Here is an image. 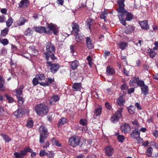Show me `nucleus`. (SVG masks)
I'll return each instance as SVG.
<instances>
[{
    "label": "nucleus",
    "mask_w": 158,
    "mask_h": 158,
    "mask_svg": "<svg viewBox=\"0 0 158 158\" xmlns=\"http://www.w3.org/2000/svg\"><path fill=\"white\" fill-rule=\"evenodd\" d=\"M33 29L36 32L40 34H52L53 32L54 35H57L58 33V28L52 23L49 24L46 28L44 27H34Z\"/></svg>",
    "instance_id": "nucleus-1"
},
{
    "label": "nucleus",
    "mask_w": 158,
    "mask_h": 158,
    "mask_svg": "<svg viewBox=\"0 0 158 158\" xmlns=\"http://www.w3.org/2000/svg\"><path fill=\"white\" fill-rule=\"evenodd\" d=\"M46 51L45 54L46 56L45 58L47 61L48 60L49 57H50L52 60L56 59V58L54 56L55 48L51 42H49L47 43Z\"/></svg>",
    "instance_id": "nucleus-2"
},
{
    "label": "nucleus",
    "mask_w": 158,
    "mask_h": 158,
    "mask_svg": "<svg viewBox=\"0 0 158 158\" xmlns=\"http://www.w3.org/2000/svg\"><path fill=\"white\" fill-rule=\"evenodd\" d=\"M118 12L121 13L120 15L118 16L120 23L124 26L127 24L126 21H130L133 18V14L130 12H128L125 9L122 10L121 12Z\"/></svg>",
    "instance_id": "nucleus-3"
},
{
    "label": "nucleus",
    "mask_w": 158,
    "mask_h": 158,
    "mask_svg": "<svg viewBox=\"0 0 158 158\" xmlns=\"http://www.w3.org/2000/svg\"><path fill=\"white\" fill-rule=\"evenodd\" d=\"M35 109L38 115L43 116L48 114L49 108L48 106L41 103L35 105Z\"/></svg>",
    "instance_id": "nucleus-4"
},
{
    "label": "nucleus",
    "mask_w": 158,
    "mask_h": 158,
    "mask_svg": "<svg viewBox=\"0 0 158 158\" xmlns=\"http://www.w3.org/2000/svg\"><path fill=\"white\" fill-rule=\"evenodd\" d=\"M81 139L79 136L76 135H73L71 136L69 139V145L73 147H75L79 145ZM83 142L81 145V147H82L84 144L85 143L86 139H82Z\"/></svg>",
    "instance_id": "nucleus-5"
},
{
    "label": "nucleus",
    "mask_w": 158,
    "mask_h": 158,
    "mask_svg": "<svg viewBox=\"0 0 158 158\" xmlns=\"http://www.w3.org/2000/svg\"><path fill=\"white\" fill-rule=\"evenodd\" d=\"M40 134V142L42 143L47 138L48 134L47 129L44 126H41L39 129Z\"/></svg>",
    "instance_id": "nucleus-6"
},
{
    "label": "nucleus",
    "mask_w": 158,
    "mask_h": 158,
    "mask_svg": "<svg viewBox=\"0 0 158 158\" xmlns=\"http://www.w3.org/2000/svg\"><path fill=\"white\" fill-rule=\"evenodd\" d=\"M46 63L47 67H50V71L53 74L56 73L58 71L60 67L59 64L56 63H52V62L47 61Z\"/></svg>",
    "instance_id": "nucleus-7"
},
{
    "label": "nucleus",
    "mask_w": 158,
    "mask_h": 158,
    "mask_svg": "<svg viewBox=\"0 0 158 158\" xmlns=\"http://www.w3.org/2000/svg\"><path fill=\"white\" fill-rule=\"evenodd\" d=\"M31 149L29 147H27L25 148L24 149L21 151L19 152H15L14 155L15 158H23L24 156H26L28 152H31Z\"/></svg>",
    "instance_id": "nucleus-8"
},
{
    "label": "nucleus",
    "mask_w": 158,
    "mask_h": 158,
    "mask_svg": "<svg viewBox=\"0 0 158 158\" xmlns=\"http://www.w3.org/2000/svg\"><path fill=\"white\" fill-rule=\"evenodd\" d=\"M122 110H118L110 118L111 122L114 123L118 121L119 118L122 116Z\"/></svg>",
    "instance_id": "nucleus-9"
},
{
    "label": "nucleus",
    "mask_w": 158,
    "mask_h": 158,
    "mask_svg": "<svg viewBox=\"0 0 158 158\" xmlns=\"http://www.w3.org/2000/svg\"><path fill=\"white\" fill-rule=\"evenodd\" d=\"M27 108L26 107L19 108L14 113V114L16 117L20 118L22 116L23 114L25 113V111L27 110Z\"/></svg>",
    "instance_id": "nucleus-10"
},
{
    "label": "nucleus",
    "mask_w": 158,
    "mask_h": 158,
    "mask_svg": "<svg viewBox=\"0 0 158 158\" xmlns=\"http://www.w3.org/2000/svg\"><path fill=\"white\" fill-rule=\"evenodd\" d=\"M131 126L129 124L124 123H123L120 129L122 132L125 133H129L131 131Z\"/></svg>",
    "instance_id": "nucleus-11"
},
{
    "label": "nucleus",
    "mask_w": 158,
    "mask_h": 158,
    "mask_svg": "<svg viewBox=\"0 0 158 158\" xmlns=\"http://www.w3.org/2000/svg\"><path fill=\"white\" fill-rule=\"evenodd\" d=\"M105 153L108 156H111L113 154L114 150L113 148L110 146H108L105 148Z\"/></svg>",
    "instance_id": "nucleus-12"
},
{
    "label": "nucleus",
    "mask_w": 158,
    "mask_h": 158,
    "mask_svg": "<svg viewBox=\"0 0 158 158\" xmlns=\"http://www.w3.org/2000/svg\"><path fill=\"white\" fill-rule=\"evenodd\" d=\"M47 79V82H40V85L44 86H48L54 81V79H52L51 77H48Z\"/></svg>",
    "instance_id": "nucleus-13"
},
{
    "label": "nucleus",
    "mask_w": 158,
    "mask_h": 158,
    "mask_svg": "<svg viewBox=\"0 0 158 158\" xmlns=\"http://www.w3.org/2000/svg\"><path fill=\"white\" fill-rule=\"evenodd\" d=\"M125 0H118L117 3L119 5L118 8L117 9L118 12H121L122 10L124 9L125 5L124 2Z\"/></svg>",
    "instance_id": "nucleus-14"
},
{
    "label": "nucleus",
    "mask_w": 158,
    "mask_h": 158,
    "mask_svg": "<svg viewBox=\"0 0 158 158\" xmlns=\"http://www.w3.org/2000/svg\"><path fill=\"white\" fill-rule=\"evenodd\" d=\"M29 2L28 0H21L19 3V6L20 7L26 8L28 6Z\"/></svg>",
    "instance_id": "nucleus-15"
},
{
    "label": "nucleus",
    "mask_w": 158,
    "mask_h": 158,
    "mask_svg": "<svg viewBox=\"0 0 158 158\" xmlns=\"http://www.w3.org/2000/svg\"><path fill=\"white\" fill-rule=\"evenodd\" d=\"M86 43L89 49H92L94 48V45L92 43V41L90 37H87L86 38Z\"/></svg>",
    "instance_id": "nucleus-16"
},
{
    "label": "nucleus",
    "mask_w": 158,
    "mask_h": 158,
    "mask_svg": "<svg viewBox=\"0 0 158 158\" xmlns=\"http://www.w3.org/2000/svg\"><path fill=\"white\" fill-rule=\"evenodd\" d=\"M72 24V32H74L76 35L78 34L79 30V25L75 23H73Z\"/></svg>",
    "instance_id": "nucleus-17"
},
{
    "label": "nucleus",
    "mask_w": 158,
    "mask_h": 158,
    "mask_svg": "<svg viewBox=\"0 0 158 158\" xmlns=\"http://www.w3.org/2000/svg\"><path fill=\"white\" fill-rule=\"evenodd\" d=\"M139 24L143 29L147 30L149 28V26L147 21H140L139 22Z\"/></svg>",
    "instance_id": "nucleus-18"
},
{
    "label": "nucleus",
    "mask_w": 158,
    "mask_h": 158,
    "mask_svg": "<svg viewBox=\"0 0 158 158\" xmlns=\"http://www.w3.org/2000/svg\"><path fill=\"white\" fill-rule=\"evenodd\" d=\"M115 73V70L110 66H107L106 69V73L108 76H112Z\"/></svg>",
    "instance_id": "nucleus-19"
},
{
    "label": "nucleus",
    "mask_w": 158,
    "mask_h": 158,
    "mask_svg": "<svg viewBox=\"0 0 158 158\" xmlns=\"http://www.w3.org/2000/svg\"><path fill=\"white\" fill-rule=\"evenodd\" d=\"M71 68L73 70H75L77 69L78 66H79V64L78 61L77 60H75L69 63Z\"/></svg>",
    "instance_id": "nucleus-20"
},
{
    "label": "nucleus",
    "mask_w": 158,
    "mask_h": 158,
    "mask_svg": "<svg viewBox=\"0 0 158 158\" xmlns=\"http://www.w3.org/2000/svg\"><path fill=\"white\" fill-rule=\"evenodd\" d=\"M60 99V98L58 95H53L51 98L49 104L50 105H54L55 104V102L58 101Z\"/></svg>",
    "instance_id": "nucleus-21"
},
{
    "label": "nucleus",
    "mask_w": 158,
    "mask_h": 158,
    "mask_svg": "<svg viewBox=\"0 0 158 158\" xmlns=\"http://www.w3.org/2000/svg\"><path fill=\"white\" fill-rule=\"evenodd\" d=\"M94 20L91 18L88 19L85 22L86 27L91 30V27L93 24Z\"/></svg>",
    "instance_id": "nucleus-22"
},
{
    "label": "nucleus",
    "mask_w": 158,
    "mask_h": 158,
    "mask_svg": "<svg viewBox=\"0 0 158 158\" xmlns=\"http://www.w3.org/2000/svg\"><path fill=\"white\" fill-rule=\"evenodd\" d=\"M140 132L136 130H132L130 136L132 138L135 139L136 138H137L138 136H139V135H140Z\"/></svg>",
    "instance_id": "nucleus-23"
},
{
    "label": "nucleus",
    "mask_w": 158,
    "mask_h": 158,
    "mask_svg": "<svg viewBox=\"0 0 158 158\" xmlns=\"http://www.w3.org/2000/svg\"><path fill=\"white\" fill-rule=\"evenodd\" d=\"M34 29L33 28H32L30 27L28 28L24 32V34L25 35L27 36H29L32 35L33 34L34 32Z\"/></svg>",
    "instance_id": "nucleus-24"
},
{
    "label": "nucleus",
    "mask_w": 158,
    "mask_h": 158,
    "mask_svg": "<svg viewBox=\"0 0 158 158\" xmlns=\"http://www.w3.org/2000/svg\"><path fill=\"white\" fill-rule=\"evenodd\" d=\"M102 110V107L101 106H99L98 108L96 109L94 111V117L98 116L100 115L101 114Z\"/></svg>",
    "instance_id": "nucleus-25"
},
{
    "label": "nucleus",
    "mask_w": 158,
    "mask_h": 158,
    "mask_svg": "<svg viewBox=\"0 0 158 158\" xmlns=\"http://www.w3.org/2000/svg\"><path fill=\"white\" fill-rule=\"evenodd\" d=\"M24 87L23 85H21L19 89L15 90V95L17 97H20V96L22 94V90L24 88Z\"/></svg>",
    "instance_id": "nucleus-26"
},
{
    "label": "nucleus",
    "mask_w": 158,
    "mask_h": 158,
    "mask_svg": "<svg viewBox=\"0 0 158 158\" xmlns=\"http://www.w3.org/2000/svg\"><path fill=\"white\" fill-rule=\"evenodd\" d=\"M117 104L120 106H123L125 102V100L123 96H120L117 101Z\"/></svg>",
    "instance_id": "nucleus-27"
},
{
    "label": "nucleus",
    "mask_w": 158,
    "mask_h": 158,
    "mask_svg": "<svg viewBox=\"0 0 158 158\" xmlns=\"http://www.w3.org/2000/svg\"><path fill=\"white\" fill-rule=\"evenodd\" d=\"M28 20L27 19H25L23 17H21L19 19L17 24L18 26H22L24 25L25 23L27 22Z\"/></svg>",
    "instance_id": "nucleus-28"
},
{
    "label": "nucleus",
    "mask_w": 158,
    "mask_h": 158,
    "mask_svg": "<svg viewBox=\"0 0 158 158\" xmlns=\"http://www.w3.org/2000/svg\"><path fill=\"white\" fill-rule=\"evenodd\" d=\"M142 93L143 94L145 95L148 94V86L145 85L141 87Z\"/></svg>",
    "instance_id": "nucleus-29"
},
{
    "label": "nucleus",
    "mask_w": 158,
    "mask_h": 158,
    "mask_svg": "<svg viewBox=\"0 0 158 158\" xmlns=\"http://www.w3.org/2000/svg\"><path fill=\"white\" fill-rule=\"evenodd\" d=\"M127 44L125 42H120L118 44L119 48L122 50L126 49L127 47Z\"/></svg>",
    "instance_id": "nucleus-30"
},
{
    "label": "nucleus",
    "mask_w": 158,
    "mask_h": 158,
    "mask_svg": "<svg viewBox=\"0 0 158 158\" xmlns=\"http://www.w3.org/2000/svg\"><path fill=\"white\" fill-rule=\"evenodd\" d=\"M115 135L117 136L119 142L121 143H123L125 139V137L122 135H120L118 132L116 133Z\"/></svg>",
    "instance_id": "nucleus-31"
},
{
    "label": "nucleus",
    "mask_w": 158,
    "mask_h": 158,
    "mask_svg": "<svg viewBox=\"0 0 158 158\" xmlns=\"http://www.w3.org/2000/svg\"><path fill=\"white\" fill-rule=\"evenodd\" d=\"M81 87V83H74L72 88L75 91H78L80 89Z\"/></svg>",
    "instance_id": "nucleus-32"
},
{
    "label": "nucleus",
    "mask_w": 158,
    "mask_h": 158,
    "mask_svg": "<svg viewBox=\"0 0 158 158\" xmlns=\"http://www.w3.org/2000/svg\"><path fill=\"white\" fill-rule=\"evenodd\" d=\"M154 50L153 49L150 48L148 50V53H149L150 56L152 58H153L156 54V52L154 51Z\"/></svg>",
    "instance_id": "nucleus-33"
},
{
    "label": "nucleus",
    "mask_w": 158,
    "mask_h": 158,
    "mask_svg": "<svg viewBox=\"0 0 158 158\" xmlns=\"http://www.w3.org/2000/svg\"><path fill=\"white\" fill-rule=\"evenodd\" d=\"M76 40L78 43H82L84 41V38L81 36L78 35V34L76 35Z\"/></svg>",
    "instance_id": "nucleus-34"
},
{
    "label": "nucleus",
    "mask_w": 158,
    "mask_h": 158,
    "mask_svg": "<svg viewBox=\"0 0 158 158\" xmlns=\"http://www.w3.org/2000/svg\"><path fill=\"white\" fill-rule=\"evenodd\" d=\"M13 21V19L11 17L9 18L8 20L6 22V25L8 27H9L11 26Z\"/></svg>",
    "instance_id": "nucleus-35"
},
{
    "label": "nucleus",
    "mask_w": 158,
    "mask_h": 158,
    "mask_svg": "<svg viewBox=\"0 0 158 158\" xmlns=\"http://www.w3.org/2000/svg\"><path fill=\"white\" fill-rule=\"evenodd\" d=\"M67 120L66 118H62L58 122V126L59 127L62 126L64 124L67 122Z\"/></svg>",
    "instance_id": "nucleus-36"
},
{
    "label": "nucleus",
    "mask_w": 158,
    "mask_h": 158,
    "mask_svg": "<svg viewBox=\"0 0 158 158\" xmlns=\"http://www.w3.org/2000/svg\"><path fill=\"white\" fill-rule=\"evenodd\" d=\"M9 31V29L6 27L1 31V36L5 37Z\"/></svg>",
    "instance_id": "nucleus-37"
},
{
    "label": "nucleus",
    "mask_w": 158,
    "mask_h": 158,
    "mask_svg": "<svg viewBox=\"0 0 158 158\" xmlns=\"http://www.w3.org/2000/svg\"><path fill=\"white\" fill-rule=\"evenodd\" d=\"M133 31V27L130 26H128L126 29L125 32L126 34H128L130 33Z\"/></svg>",
    "instance_id": "nucleus-38"
},
{
    "label": "nucleus",
    "mask_w": 158,
    "mask_h": 158,
    "mask_svg": "<svg viewBox=\"0 0 158 158\" xmlns=\"http://www.w3.org/2000/svg\"><path fill=\"white\" fill-rule=\"evenodd\" d=\"M36 77L40 81H43L45 80L46 77L43 74H37Z\"/></svg>",
    "instance_id": "nucleus-39"
},
{
    "label": "nucleus",
    "mask_w": 158,
    "mask_h": 158,
    "mask_svg": "<svg viewBox=\"0 0 158 158\" xmlns=\"http://www.w3.org/2000/svg\"><path fill=\"white\" fill-rule=\"evenodd\" d=\"M40 143H41V146L43 147V148H47L48 147L49 145V142L48 141L45 142H44V141L42 143L40 142Z\"/></svg>",
    "instance_id": "nucleus-40"
},
{
    "label": "nucleus",
    "mask_w": 158,
    "mask_h": 158,
    "mask_svg": "<svg viewBox=\"0 0 158 158\" xmlns=\"http://www.w3.org/2000/svg\"><path fill=\"white\" fill-rule=\"evenodd\" d=\"M1 136H2L6 142H9L11 141V139L7 135L5 134H2Z\"/></svg>",
    "instance_id": "nucleus-41"
},
{
    "label": "nucleus",
    "mask_w": 158,
    "mask_h": 158,
    "mask_svg": "<svg viewBox=\"0 0 158 158\" xmlns=\"http://www.w3.org/2000/svg\"><path fill=\"white\" fill-rule=\"evenodd\" d=\"M107 15V13L106 11L102 12L101 13V14L100 15V18L101 19H104V21L106 22V19Z\"/></svg>",
    "instance_id": "nucleus-42"
},
{
    "label": "nucleus",
    "mask_w": 158,
    "mask_h": 158,
    "mask_svg": "<svg viewBox=\"0 0 158 158\" xmlns=\"http://www.w3.org/2000/svg\"><path fill=\"white\" fill-rule=\"evenodd\" d=\"M5 83V80L2 76H0V89H2L3 87V85Z\"/></svg>",
    "instance_id": "nucleus-43"
},
{
    "label": "nucleus",
    "mask_w": 158,
    "mask_h": 158,
    "mask_svg": "<svg viewBox=\"0 0 158 158\" xmlns=\"http://www.w3.org/2000/svg\"><path fill=\"white\" fill-rule=\"evenodd\" d=\"M153 148L151 147L148 148L147 151V155L149 157L151 156L152 154Z\"/></svg>",
    "instance_id": "nucleus-44"
},
{
    "label": "nucleus",
    "mask_w": 158,
    "mask_h": 158,
    "mask_svg": "<svg viewBox=\"0 0 158 158\" xmlns=\"http://www.w3.org/2000/svg\"><path fill=\"white\" fill-rule=\"evenodd\" d=\"M33 121L32 120H30L27 122L26 126L29 128L32 127L33 126Z\"/></svg>",
    "instance_id": "nucleus-45"
},
{
    "label": "nucleus",
    "mask_w": 158,
    "mask_h": 158,
    "mask_svg": "<svg viewBox=\"0 0 158 158\" xmlns=\"http://www.w3.org/2000/svg\"><path fill=\"white\" fill-rule=\"evenodd\" d=\"M51 140L53 143L55 144L56 146L60 147L61 146V145L59 141L56 140L55 138H53Z\"/></svg>",
    "instance_id": "nucleus-46"
},
{
    "label": "nucleus",
    "mask_w": 158,
    "mask_h": 158,
    "mask_svg": "<svg viewBox=\"0 0 158 158\" xmlns=\"http://www.w3.org/2000/svg\"><path fill=\"white\" fill-rule=\"evenodd\" d=\"M1 42L4 46L7 45L9 43V40L6 38L1 40Z\"/></svg>",
    "instance_id": "nucleus-47"
},
{
    "label": "nucleus",
    "mask_w": 158,
    "mask_h": 158,
    "mask_svg": "<svg viewBox=\"0 0 158 158\" xmlns=\"http://www.w3.org/2000/svg\"><path fill=\"white\" fill-rule=\"evenodd\" d=\"M5 96L6 97L9 103H12L14 102V100L11 97L9 96L7 94H6Z\"/></svg>",
    "instance_id": "nucleus-48"
},
{
    "label": "nucleus",
    "mask_w": 158,
    "mask_h": 158,
    "mask_svg": "<svg viewBox=\"0 0 158 158\" xmlns=\"http://www.w3.org/2000/svg\"><path fill=\"white\" fill-rule=\"evenodd\" d=\"M137 84L138 86L141 87L145 85L143 81L140 80H139L137 82Z\"/></svg>",
    "instance_id": "nucleus-49"
},
{
    "label": "nucleus",
    "mask_w": 158,
    "mask_h": 158,
    "mask_svg": "<svg viewBox=\"0 0 158 158\" xmlns=\"http://www.w3.org/2000/svg\"><path fill=\"white\" fill-rule=\"evenodd\" d=\"M80 124L83 126H85L87 124V121L85 119H81L79 121Z\"/></svg>",
    "instance_id": "nucleus-50"
},
{
    "label": "nucleus",
    "mask_w": 158,
    "mask_h": 158,
    "mask_svg": "<svg viewBox=\"0 0 158 158\" xmlns=\"http://www.w3.org/2000/svg\"><path fill=\"white\" fill-rule=\"evenodd\" d=\"M39 79H37V77L34 78L32 80V83L33 85L34 86L36 85L39 83L40 84V82H39Z\"/></svg>",
    "instance_id": "nucleus-51"
},
{
    "label": "nucleus",
    "mask_w": 158,
    "mask_h": 158,
    "mask_svg": "<svg viewBox=\"0 0 158 158\" xmlns=\"http://www.w3.org/2000/svg\"><path fill=\"white\" fill-rule=\"evenodd\" d=\"M87 59L88 61V64L89 65L91 66L92 65V60L91 57L90 56H88L87 58Z\"/></svg>",
    "instance_id": "nucleus-52"
},
{
    "label": "nucleus",
    "mask_w": 158,
    "mask_h": 158,
    "mask_svg": "<svg viewBox=\"0 0 158 158\" xmlns=\"http://www.w3.org/2000/svg\"><path fill=\"white\" fill-rule=\"evenodd\" d=\"M18 97V103L20 105L22 104L23 103V98L22 97Z\"/></svg>",
    "instance_id": "nucleus-53"
},
{
    "label": "nucleus",
    "mask_w": 158,
    "mask_h": 158,
    "mask_svg": "<svg viewBox=\"0 0 158 158\" xmlns=\"http://www.w3.org/2000/svg\"><path fill=\"white\" fill-rule=\"evenodd\" d=\"M128 88V86L126 84H123L121 86V89L122 90H126Z\"/></svg>",
    "instance_id": "nucleus-54"
},
{
    "label": "nucleus",
    "mask_w": 158,
    "mask_h": 158,
    "mask_svg": "<svg viewBox=\"0 0 158 158\" xmlns=\"http://www.w3.org/2000/svg\"><path fill=\"white\" fill-rule=\"evenodd\" d=\"M5 22V18L4 15H0V23H3Z\"/></svg>",
    "instance_id": "nucleus-55"
},
{
    "label": "nucleus",
    "mask_w": 158,
    "mask_h": 158,
    "mask_svg": "<svg viewBox=\"0 0 158 158\" xmlns=\"http://www.w3.org/2000/svg\"><path fill=\"white\" fill-rule=\"evenodd\" d=\"M1 52L2 54L3 55H5L7 52V50L5 48H3L1 50Z\"/></svg>",
    "instance_id": "nucleus-56"
},
{
    "label": "nucleus",
    "mask_w": 158,
    "mask_h": 158,
    "mask_svg": "<svg viewBox=\"0 0 158 158\" xmlns=\"http://www.w3.org/2000/svg\"><path fill=\"white\" fill-rule=\"evenodd\" d=\"M134 88H131L129 89H127V92L129 94H131V93H132L134 92Z\"/></svg>",
    "instance_id": "nucleus-57"
},
{
    "label": "nucleus",
    "mask_w": 158,
    "mask_h": 158,
    "mask_svg": "<svg viewBox=\"0 0 158 158\" xmlns=\"http://www.w3.org/2000/svg\"><path fill=\"white\" fill-rule=\"evenodd\" d=\"M154 44L155 47L153 48V49L155 50H158V41H155Z\"/></svg>",
    "instance_id": "nucleus-58"
},
{
    "label": "nucleus",
    "mask_w": 158,
    "mask_h": 158,
    "mask_svg": "<svg viewBox=\"0 0 158 158\" xmlns=\"http://www.w3.org/2000/svg\"><path fill=\"white\" fill-rule=\"evenodd\" d=\"M4 112V110L2 106H0V116H2Z\"/></svg>",
    "instance_id": "nucleus-59"
},
{
    "label": "nucleus",
    "mask_w": 158,
    "mask_h": 158,
    "mask_svg": "<svg viewBox=\"0 0 158 158\" xmlns=\"http://www.w3.org/2000/svg\"><path fill=\"white\" fill-rule=\"evenodd\" d=\"M105 106L106 108L109 110H110L111 108V107L110 105V104L107 102L106 103Z\"/></svg>",
    "instance_id": "nucleus-60"
},
{
    "label": "nucleus",
    "mask_w": 158,
    "mask_h": 158,
    "mask_svg": "<svg viewBox=\"0 0 158 158\" xmlns=\"http://www.w3.org/2000/svg\"><path fill=\"white\" fill-rule=\"evenodd\" d=\"M7 10L6 8L2 9L1 10V12L3 14H6Z\"/></svg>",
    "instance_id": "nucleus-61"
},
{
    "label": "nucleus",
    "mask_w": 158,
    "mask_h": 158,
    "mask_svg": "<svg viewBox=\"0 0 158 158\" xmlns=\"http://www.w3.org/2000/svg\"><path fill=\"white\" fill-rule=\"evenodd\" d=\"M46 153L45 151L42 150L40 151V155L41 156H44L45 155Z\"/></svg>",
    "instance_id": "nucleus-62"
},
{
    "label": "nucleus",
    "mask_w": 158,
    "mask_h": 158,
    "mask_svg": "<svg viewBox=\"0 0 158 158\" xmlns=\"http://www.w3.org/2000/svg\"><path fill=\"white\" fill-rule=\"evenodd\" d=\"M48 157L49 158H53L54 156V154L51 152L48 154H47Z\"/></svg>",
    "instance_id": "nucleus-63"
},
{
    "label": "nucleus",
    "mask_w": 158,
    "mask_h": 158,
    "mask_svg": "<svg viewBox=\"0 0 158 158\" xmlns=\"http://www.w3.org/2000/svg\"><path fill=\"white\" fill-rule=\"evenodd\" d=\"M153 135L156 137H158V131L156 130L152 133Z\"/></svg>",
    "instance_id": "nucleus-64"
}]
</instances>
